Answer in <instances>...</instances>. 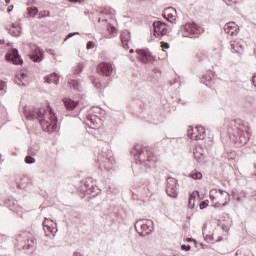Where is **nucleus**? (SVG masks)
Segmentation results:
<instances>
[{"mask_svg": "<svg viewBox=\"0 0 256 256\" xmlns=\"http://www.w3.org/2000/svg\"><path fill=\"white\" fill-rule=\"evenodd\" d=\"M38 117L43 131H46L47 133L57 131V116H55L51 107L47 106L46 108H40Z\"/></svg>", "mask_w": 256, "mask_h": 256, "instance_id": "nucleus-1", "label": "nucleus"}, {"mask_svg": "<svg viewBox=\"0 0 256 256\" xmlns=\"http://www.w3.org/2000/svg\"><path fill=\"white\" fill-rule=\"evenodd\" d=\"M210 199L213 207H225L231 201V195L227 191L212 189Z\"/></svg>", "mask_w": 256, "mask_h": 256, "instance_id": "nucleus-2", "label": "nucleus"}, {"mask_svg": "<svg viewBox=\"0 0 256 256\" xmlns=\"http://www.w3.org/2000/svg\"><path fill=\"white\" fill-rule=\"evenodd\" d=\"M188 137L192 139V141H203L207 137V132L205 127L198 125V126H190L188 128Z\"/></svg>", "mask_w": 256, "mask_h": 256, "instance_id": "nucleus-3", "label": "nucleus"}, {"mask_svg": "<svg viewBox=\"0 0 256 256\" xmlns=\"http://www.w3.org/2000/svg\"><path fill=\"white\" fill-rule=\"evenodd\" d=\"M96 73L102 77H111L113 73V64L110 62H100L96 67Z\"/></svg>", "mask_w": 256, "mask_h": 256, "instance_id": "nucleus-4", "label": "nucleus"}, {"mask_svg": "<svg viewBox=\"0 0 256 256\" xmlns=\"http://www.w3.org/2000/svg\"><path fill=\"white\" fill-rule=\"evenodd\" d=\"M135 229L139 235H149L153 231V226H151L150 221H137L135 224Z\"/></svg>", "mask_w": 256, "mask_h": 256, "instance_id": "nucleus-5", "label": "nucleus"}, {"mask_svg": "<svg viewBox=\"0 0 256 256\" xmlns=\"http://www.w3.org/2000/svg\"><path fill=\"white\" fill-rule=\"evenodd\" d=\"M183 31L186 35H201V33H203V28L195 22H188L183 26Z\"/></svg>", "mask_w": 256, "mask_h": 256, "instance_id": "nucleus-6", "label": "nucleus"}, {"mask_svg": "<svg viewBox=\"0 0 256 256\" xmlns=\"http://www.w3.org/2000/svg\"><path fill=\"white\" fill-rule=\"evenodd\" d=\"M30 49H31V53H30L31 61H33L34 63H41V61H43V58H44L43 50L35 44H32L30 46Z\"/></svg>", "mask_w": 256, "mask_h": 256, "instance_id": "nucleus-7", "label": "nucleus"}, {"mask_svg": "<svg viewBox=\"0 0 256 256\" xmlns=\"http://www.w3.org/2000/svg\"><path fill=\"white\" fill-rule=\"evenodd\" d=\"M153 27L155 37H164V35H167L169 33V28L167 27V24L161 21L154 22Z\"/></svg>", "mask_w": 256, "mask_h": 256, "instance_id": "nucleus-8", "label": "nucleus"}, {"mask_svg": "<svg viewBox=\"0 0 256 256\" xmlns=\"http://www.w3.org/2000/svg\"><path fill=\"white\" fill-rule=\"evenodd\" d=\"M131 61H135L137 59L141 63H147L151 61V53L147 50L139 49L136 50L135 56H130Z\"/></svg>", "mask_w": 256, "mask_h": 256, "instance_id": "nucleus-9", "label": "nucleus"}, {"mask_svg": "<svg viewBox=\"0 0 256 256\" xmlns=\"http://www.w3.org/2000/svg\"><path fill=\"white\" fill-rule=\"evenodd\" d=\"M166 193L173 199L177 198V179L171 177L167 179Z\"/></svg>", "mask_w": 256, "mask_h": 256, "instance_id": "nucleus-10", "label": "nucleus"}, {"mask_svg": "<svg viewBox=\"0 0 256 256\" xmlns=\"http://www.w3.org/2000/svg\"><path fill=\"white\" fill-rule=\"evenodd\" d=\"M224 31L227 35H237V33H239V25L235 22H228L224 25Z\"/></svg>", "mask_w": 256, "mask_h": 256, "instance_id": "nucleus-11", "label": "nucleus"}, {"mask_svg": "<svg viewBox=\"0 0 256 256\" xmlns=\"http://www.w3.org/2000/svg\"><path fill=\"white\" fill-rule=\"evenodd\" d=\"M230 47L232 51H234V53H238V55H243V53H245V45L241 41H231Z\"/></svg>", "mask_w": 256, "mask_h": 256, "instance_id": "nucleus-12", "label": "nucleus"}, {"mask_svg": "<svg viewBox=\"0 0 256 256\" xmlns=\"http://www.w3.org/2000/svg\"><path fill=\"white\" fill-rule=\"evenodd\" d=\"M121 43L124 49H129L131 43V33L127 30H123L120 34Z\"/></svg>", "mask_w": 256, "mask_h": 256, "instance_id": "nucleus-13", "label": "nucleus"}, {"mask_svg": "<svg viewBox=\"0 0 256 256\" xmlns=\"http://www.w3.org/2000/svg\"><path fill=\"white\" fill-rule=\"evenodd\" d=\"M6 59L7 61H12L14 65H21L23 63V60L21 59V56H19L17 50H13L11 54H7Z\"/></svg>", "mask_w": 256, "mask_h": 256, "instance_id": "nucleus-14", "label": "nucleus"}, {"mask_svg": "<svg viewBox=\"0 0 256 256\" xmlns=\"http://www.w3.org/2000/svg\"><path fill=\"white\" fill-rule=\"evenodd\" d=\"M62 102L64 103V107L67 109V111H73L78 105L79 101H75L71 98H63Z\"/></svg>", "mask_w": 256, "mask_h": 256, "instance_id": "nucleus-15", "label": "nucleus"}, {"mask_svg": "<svg viewBox=\"0 0 256 256\" xmlns=\"http://www.w3.org/2000/svg\"><path fill=\"white\" fill-rule=\"evenodd\" d=\"M164 17L167 19V21H170V23H173V21L177 19V12H175V9L173 8H167L164 11Z\"/></svg>", "mask_w": 256, "mask_h": 256, "instance_id": "nucleus-16", "label": "nucleus"}, {"mask_svg": "<svg viewBox=\"0 0 256 256\" xmlns=\"http://www.w3.org/2000/svg\"><path fill=\"white\" fill-rule=\"evenodd\" d=\"M194 157L196 161H203L205 159V150H203V147L196 146L194 149Z\"/></svg>", "mask_w": 256, "mask_h": 256, "instance_id": "nucleus-17", "label": "nucleus"}, {"mask_svg": "<svg viewBox=\"0 0 256 256\" xmlns=\"http://www.w3.org/2000/svg\"><path fill=\"white\" fill-rule=\"evenodd\" d=\"M199 198V191H193L189 195L188 207L189 209H195V201Z\"/></svg>", "mask_w": 256, "mask_h": 256, "instance_id": "nucleus-18", "label": "nucleus"}, {"mask_svg": "<svg viewBox=\"0 0 256 256\" xmlns=\"http://www.w3.org/2000/svg\"><path fill=\"white\" fill-rule=\"evenodd\" d=\"M45 81L46 83H55L57 85L59 83V76L56 73L50 74L45 78Z\"/></svg>", "mask_w": 256, "mask_h": 256, "instance_id": "nucleus-19", "label": "nucleus"}, {"mask_svg": "<svg viewBox=\"0 0 256 256\" xmlns=\"http://www.w3.org/2000/svg\"><path fill=\"white\" fill-rule=\"evenodd\" d=\"M39 14V9L37 7H29L27 8V16L28 17H35Z\"/></svg>", "mask_w": 256, "mask_h": 256, "instance_id": "nucleus-20", "label": "nucleus"}, {"mask_svg": "<svg viewBox=\"0 0 256 256\" xmlns=\"http://www.w3.org/2000/svg\"><path fill=\"white\" fill-rule=\"evenodd\" d=\"M189 177H191V179H203V174L199 172V170H193L190 172Z\"/></svg>", "mask_w": 256, "mask_h": 256, "instance_id": "nucleus-21", "label": "nucleus"}, {"mask_svg": "<svg viewBox=\"0 0 256 256\" xmlns=\"http://www.w3.org/2000/svg\"><path fill=\"white\" fill-rule=\"evenodd\" d=\"M107 31L110 37H115V35H117V28L111 24L107 25Z\"/></svg>", "mask_w": 256, "mask_h": 256, "instance_id": "nucleus-22", "label": "nucleus"}, {"mask_svg": "<svg viewBox=\"0 0 256 256\" xmlns=\"http://www.w3.org/2000/svg\"><path fill=\"white\" fill-rule=\"evenodd\" d=\"M45 17H51V12L44 10L38 13V19H43Z\"/></svg>", "mask_w": 256, "mask_h": 256, "instance_id": "nucleus-23", "label": "nucleus"}, {"mask_svg": "<svg viewBox=\"0 0 256 256\" xmlns=\"http://www.w3.org/2000/svg\"><path fill=\"white\" fill-rule=\"evenodd\" d=\"M68 84L70 85V87H73V89H79V82H77L76 80H70Z\"/></svg>", "mask_w": 256, "mask_h": 256, "instance_id": "nucleus-24", "label": "nucleus"}, {"mask_svg": "<svg viewBox=\"0 0 256 256\" xmlns=\"http://www.w3.org/2000/svg\"><path fill=\"white\" fill-rule=\"evenodd\" d=\"M25 163H28V164L35 163V158H33L32 156H26Z\"/></svg>", "mask_w": 256, "mask_h": 256, "instance_id": "nucleus-25", "label": "nucleus"}, {"mask_svg": "<svg viewBox=\"0 0 256 256\" xmlns=\"http://www.w3.org/2000/svg\"><path fill=\"white\" fill-rule=\"evenodd\" d=\"M207 207H209V201L208 200L202 201L200 203V209H205Z\"/></svg>", "mask_w": 256, "mask_h": 256, "instance_id": "nucleus-26", "label": "nucleus"}, {"mask_svg": "<svg viewBox=\"0 0 256 256\" xmlns=\"http://www.w3.org/2000/svg\"><path fill=\"white\" fill-rule=\"evenodd\" d=\"M162 51H165L166 49H169V43L167 42H161Z\"/></svg>", "mask_w": 256, "mask_h": 256, "instance_id": "nucleus-27", "label": "nucleus"}, {"mask_svg": "<svg viewBox=\"0 0 256 256\" xmlns=\"http://www.w3.org/2000/svg\"><path fill=\"white\" fill-rule=\"evenodd\" d=\"M181 249H182V251H191V246L183 244L181 246Z\"/></svg>", "mask_w": 256, "mask_h": 256, "instance_id": "nucleus-28", "label": "nucleus"}, {"mask_svg": "<svg viewBox=\"0 0 256 256\" xmlns=\"http://www.w3.org/2000/svg\"><path fill=\"white\" fill-rule=\"evenodd\" d=\"M95 48V43L94 42H88L87 43V49H94Z\"/></svg>", "mask_w": 256, "mask_h": 256, "instance_id": "nucleus-29", "label": "nucleus"}, {"mask_svg": "<svg viewBox=\"0 0 256 256\" xmlns=\"http://www.w3.org/2000/svg\"><path fill=\"white\" fill-rule=\"evenodd\" d=\"M5 89V82L3 80H0V91H3Z\"/></svg>", "mask_w": 256, "mask_h": 256, "instance_id": "nucleus-30", "label": "nucleus"}, {"mask_svg": "<svg viewBox=\"0 0 256 256\" xmlns=\"http://www.w3.org/2000/svg\"><path fill=\"white\" fill-rule=\"evenodd\" d=\"M7 11H8V13H11V11H13V5H10V6L7 8Z\"/></svg>", "mask_w": 256, "mask_h": 256, "instance_id": "nucleus-31", "label": "nucleus"}, {"mask_svg": "<svg viewBox=\"0 0 256 256\" xmlns=\"http://www.w3.org/2000/svg\"><path fill=\"white\" fill-rule=\"evenodd\" d=\"M72 1V3H81V1H85V0H69Z\"/></svg>", "mask_w": 256, "mask_h": 256, "instance_id": "nucleus-32", "label": "nucleus"}, {"mask_svg": "<svg viewBox=\"0 0 256 256\" xmlns=\"http://www.w3.org/2000/svg\"><path fill=\"white\" fill-rule=\"evenodd\" d=\"M21 79H27V76L25 74H20Z\"/></svg>", "mask_w": 256, "mask_h": 256, "instance_id": "nucleus-33", "label": "nucleus"}, {"mask_svg": "<svg viewBox=\"0 0 256 256\" xmlns=\"http://www.w3.org/2000/svg\"><path fill=\"white\" fill-rule=\"evenodd\" d=\"M186 241H187L188 243H191V242L194 241V240H193V238H187Z\"/></svg>", "mask_w": 256, "mask_h": 256, "instance_id": "nucleus-34", "label": "nucleus"}, {"mask_svg": "<svg viewBox=\"0 0 256 256\" xmlns=\"http://www.w3.org/2000/svg\"><path fill=\"white\" fill-rule=\"evenodd\" d=\"M18 35H21V31H17V33L15 34L16 37H18Z\"/></svg>", "mask_w": 256, "mask_h": 256, "instance_id": "nucleus-35", "label": "nucleus"}, {"mask_svg": "<svg viewBox=\"0 0 256 256\" xmlns=\"http://www.w3.org/2000/svg\"><path fill=\"white\" fill-rule=\"evenodd\" d=\"M5 3L9 5V3H11V0H5Z\"/></svg>", "mask_w": 256, "mask_h": 256, "instance_id": "nucleus-36", "label": "nucleus"}, {"mask_svg": "<svg viewBox=\"0 0 256 256\" xmlns=\"http://www.w3.org/2000/svg\"><path fill=\"white\" fill-rule=\"evenodd\" d=\"M72 36H73V34L70 33V34L68 35L67 39H71Z\"/></svg>", "mask_w": 256, "mask_h": 256, "instance_id": "nucleus-37", "label": "nucleus"}, {"mask_svg": "<svg viewBox=\"0 0 256 256\" xmlns=\"http://www.w3.org/2000/svg\"><path fill=\"white\" fill-rule=\"evenodd\" d=\"M28 3H35V0H28Z\"/></svg>", "mask_w": 256, "mask_h": 256, "instance_id": "nucleus-38", "label": "nucleus"}, {"mask_svg": "<svg viewBox=\"0 0 256 256\" xmlns=\"http://www.w3.org/2000/svg\"><path fill=\"white\" fill-rule=\"evenodd\" d=\"M129 53H134V50H133V49H130V50H129Z\"/></svg>", "mask_w": 256, "mask_h": 256, "instance_id": "nucleus-39", "label": "nucleus"}, {"mask_svg": "<svg viewBox=\"0 0 256 256\" xmlns=\"http://www.w3.org/2000/svg\"><path fill=\"white\" fill-rule=\"evenodd\" d=\"M44 227H47L48 231H50V230H49V226H47V224H44Z\"/></svg>", "mask_w": 256, "mask_h": 256, "instance_id": "nucleus-40", "label": "nucleus"}, {"mask_svg": "<svg viewBox=\"0 0 256 256\" xmlns=\"http://www.w3.org/2000/svg\"><path fill=\"white\" fill-rule=\"evenodd\" d=\"M55 231V228H53L52 230H50V233H53Z\"/></svg>", "mask_w": 256, "mask_h": 256, "instance_id": "nucleus-41", "label": "nucleus"}, {"mask_svg": "<svg viewBox=\"0 0 256 256\" xmlns=\"http://www.w3.org/2000/svg\"><path fill=\"white\" fill-rule=\"evenodd\" d=\"M22 85H25V82H22Z\"/></svg>", "mask_w": 256, "mask_h": 256, "instance_id": "nucleus-42", "label": "nucleus"}]
</instances>
